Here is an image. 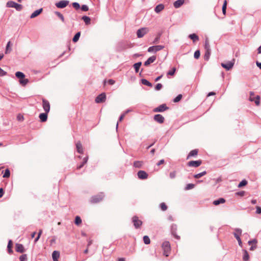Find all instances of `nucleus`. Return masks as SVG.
Segmentation results:
<instances>
[{
  "mask_svg": "<svg viewBox=\"0 0 261 261\" xmlns=\"http://www.w3.org/2000/svg\"><path fill=\"white\" fill-rule=\"evenodd\" d=\"M189 37L193 40V42H195L199 40L198 36L194 33L189 35Z\"/></svg>",
  "mask_w": 261,
  "mask_h": 261,
  "instance_id": "393cba45",
  "label": "nucleus"
},
{
  "mask_svg": "<svg viewBox=\"0 0 261 261\" xmlns=\"http://www.w3.org/2000/svg\"><path fill=\"white\" fill-rule=\"evenodd\" d=\"M198 154V150L197 149H193L191 150L189 153L187 159H188L191 156H195Z\"/></svg>",
  "mask_w": 261,
  "mask_h": 261,
  "instance_id": "b1692460",
  "label": "nucleus"
},
{
  "mask_svg": "<svg viewBox=\"0 0 261 261\" xmlns=\"http://www.w3.org/2000/svg\"><path fill=\"white\" fill-rule=\"evenodd\" d=\"M250 98H249V100L251 101H253L254 100V97H253V96H254V93L253 92H250Z\"/></svg>",
  "mask_w": 261,
  "mask_h": 261,
  "instance_id": "69168bd1",
  "label": "nucleus"
},
{
  "mask_svg": "<svg viewBox=\"0 0 261 261\" xmlns=\"http://www.w3.org/2000/svg\"><path fill=\"white\" fill-rule=\"evenodd\" d=\"M10 171L9 169H7L5 170V172L3 175V177H4V178L9 177L10 176Z\"/></svg>",
  "mask_w": 261,
  "mask_h": 261,
  "instance_id": "de8ad7c7",
  "label": "nucleus"
},
{
  "mask_svg": "<svg viewBox=\"0 0 261 261\" xmlns=\"http://www.w3.org/2000/svg\"><path fill=\"white\" fill-rule=\"evenodd\" d=\"M42 8L35 11L30 16L31 18H33L39 15L42 11Z\"/></svg>",
  "mask_w": 261,
  "mask_h": 261,
  "instance_id": "412c9836",
  "label": "nucleus"
},
{
  "mask_svg": "<svg viewBox=\"0 0 261 261\" xmlns=\"http://www.w3.org/2000/svg\"><path fill=\"white\" fill-rule=\"evenodd\" d=\"M195 187V185L193 184H188L186 185L185 190H189L193 189Z\"/></svg>",
  "mask_w": 261,
  "mask_h": 261,
  "instance_id": "4c0bfd02",
  "label": "nucleus"
},
{
  "mask_svg": "<svg viewBox=\"0 0 261 261\" xmlns=\"http://www.w3.org/2000/svg\"><path fill=\"white\" fill-rule=\"evenodd\" d=\"M142 165V162L141 161H135L134 162V166L137 168H140Z\"/></svg>",
  "mask_w": 261,
  "mask_h": 261,
  "instance_id": "a19ab883",
  "label": "nucleus"
},
{
  "mask_svg": "<svg viewBox=\"0 0 261 261\" xmlns=\"http://www.w3.org/2000/svg\"><path fill=\"white\" fill-rule=\"evenodd\" d=\"M154 120L156 122H157L160 124H162V123H164V122L165 121V118L162 115H161L160 114H156L154 116Z\"/></svg>",
  "mask_w": 261,
  "mask_h": 261,
  "instance_id": "2eb2a0df",
  "label": "nucleus"
},
{
  "mask_svg": "<svg viewBox=\"0 0 261 261\" xmlns=\"http://www.w3.org/2000/svg\"><path fill=\"white\" fill-rule=\"evenodd\" d=\"M200 55V52L199 50H197L195 51L194 57L195 59H197L199 58Z\"/></svg>",
  "mask_w": 261,
  "mask_h": 261,
  "instance_id": "864d4df0",
  "label": "nucleus"
},
{
  "mask_svg": "<svg viewBox=\"0 0 261 261\" xmlns=\"http://www.w3.org/2000/svg\"><path fill=\"white\" fill-rule=\"evenodd\" d=\"M11 45V42L8 41L7 44L6 48V50H5L6 54H9L11 51L12 49L10 47Z\"/></svg>",
  "mask_w": 261,
  "mask_h": 261,
  "instance_id": "cd10ccee",
  "label": "nucleus"
},
{
  "mask_svg": "<svg viewBox=\"0 0 261 261\" xmlns=\"http://www.w3.org/2000/svg\"><path fill=\"white\" fill-rule=\"evenodd\" d=\"M47 113H43L40 114L39 117L40 119V121L42 122H45L47 119Z\"/></svg>",
  "mask_w": 261,
  "mask_h": 261,
  "instance_id": "a211bd4d",
  "label": "nucleus"
},
{
  "mask_svg": "<svg viewBox=\"0 0 261 261\" xmlns=\"http://www.w3.org/2000/svg\"><path fill=\"white\" fill-rule=\"evenodd\" d=\"M226 6H227V2L226 0H225L224 4L222 6V12L224 15H225L226 14Z\"/></svg>",
  "mask_w": 261,
  "mask_h": 261,
  "instance_id": "c03bdc74",
  "label": "nucleus"
},
{
  "mask_svg": "<svg viewBox=\"0 0 261 261\" xmlns=\"http://www.w3.org/2000/svg\"><path fill=\"white\" fill-rule=\"evenodd\" d=\"M149 32V29L147 28H141L137 30V36L138 38H142Z\"/></svg>",
  "mask_w": 261,
  "mask_h": 261,
  "instance_id": "20e7f679",
  "label": "nucleus"
},
{
  "mask_svg": "<svg viewBox=\"0 0 261 261\" xmlns=\"http://www.w3.org/2000/svg\"><path fill=\"white\" fill-rule=\"evenodd\" d=\"M106 99V95L105 93H102L98 95L95 98V101L97 103L103 102Z\"/></svg>",
  "mask_w": 261,
  "mask_h": 261,
  "instance_id": "6e6552de",
  "label": "nucleus"
},
{
  "mask_svg": "<svg viewBox=\"0 0 261 261\" xmlns=\"http://www.w3.org/2000/svg\"><path fill=\"white\" fill-rule=\"evenodd\" d=\"M204 49L207 50H211L209 42L207 39L205 41Z\"/></svg>",
  "mask_w": 261,
  "mask_h": 261,
  "instance_id": "37998d69",
  "label": "nucleus"
},
{
  "mask_svg": "<svg viewBox=\"0 0 261 261\" xmlns=\"http://www.w3.org/2000/svg\"><path fill=\"white\" fill-rule=\"evenodd\" d=\"M202 164V161L197 160V161H191L188 163V166L189 167H198L201 165Z\"/></svg>",
  "mask_w": 261,
  "mask_h": 261,
  "instance_id": "f8f14e48",
  "label": "nucleus"
},
{
  "mask_svg": "<svg viewBox=\"0 0 261 261\" xmlns=\"http://www.w3.org/2000/svg\"><path fill=\"white\" fill-rule=\"evenodd\" d=\"M175 70L176 68L175 67L173 68L171 70H170L167 72V75H173L175 73Z\"/></svg>",
  "mask_w": 261,
  "mask_h": 261,
  "instance_id": "8fccbe9b",
  "label": "nucleus"
},
{
  "mask_svg": "<svg viewBox=\"0 0 261 261\" xmlns=\"http://www.w3.org/2000/svg\"><path fill=\"white\" fill-rule=\"evenodd\" d=\"M15 76L17 78L20 79L21 80V79H23L25 75L22 72L17 71L15 73Z\"/></svg>",
  "mask_w": 261,
  "mask_h": 261,
  "instance_id": "473e14b6",
  "label": "nucleus"
},
{
  "mask_svg": "<svg viewBox=\"0 0 261 261\" xmlns=\"http://www.w3.org/2000/svg\"><path fill=\"white\" fill-rule=\"evenodd\" d=\"M7 247H8V252L9 253L13 252V250H12V242L11 240L9 241Z\"/></svg>",
  "mask_w": 261,
  "mask_h": 261,
  "instance_id": "e433bc0d",
  "label": "nucleus"
},
{
  "mask_svg": "<svg viewBox=\"0 0 261 261\" xmlns=\"http://www.w3.org/2000/svg\"><path fill=\"white\" fill-rule=\"evenodd\" d=\"M28 82V79H21L19 80V83L22 85H25Z\"/></svg>",
  "mask_w": 261,
  "mask_h": 261,
  "instance_id": "6e6d98bb",
  "label": "nucleus"
},
{
  "mask_svg": "<svg viewBox=\"0 0 261 261\" xmlns=\"http://www.w3.org/2000/svg\"><path fill=\"white\" fill-rule=\"evenodd\" d=\"M165 163V161L164 160L162 159V160H161L156 165L158 166H160L162 164H163L164 163Z\"/></svg>",
  "mask_w": 261,
  "mask_h": 261,
  "instance_id": "774afa93",
  "label": "nucleus"
},
{
  "mask_svg": "<svg viewBox=\"0 0 261 261\" xmlns=\"http://www.w3.org/2000/svg\"><path fill=\"white\" fill-rule=\"evenodd\" d=\"M260 97L259 95H257L255 97H254V100L253 101H254L255 104L257 106H258L259 105L260 101Z\"/></svg>",
  "mask_w": 261,
  "mask_h": 261,
  "instance_id": "a18cd8bd",
  "label": "nucleus"
},
{
  "mask_svg": "<svg viewBox=\"0 0 261 261\" xmlns=\"http://www.w3.org/2000/svg\"><path fill=\"white\" fill-rule=\"evenodd\" d=\"M141 65H142V62H139L138 63H136L134 64V68L135 69V72L136 73L138 72L139 68H140Z\"/></svg>",
  "mask_w": 261,
  "mask_h": 261,
  "instance_id": "c756f323",
  "label": "nucleus"
},
{
  "mask_svg": "<svg viewBox=\"0 0 261 261\" xmlns=\"http://www.w3.org/2000/svg\"><path fill=\"white\" fill-rule=\"evenodd\" d=\"M104 196V194L103 193H100L96 195L92 196L91 198L90 202L92 203L99 202L103 199Z\"/></svg>",
  "mask_w": 261,
  "mask_h": 261,
  "instance_id": "f03ea898",
  "label": "nucleus"
},
{
  "mask_svg": "<svg viewBox=\"0 0 261 261\" xmlns=\"http://www.w3.org/2000/svg\"><path fill=\"white\" fill-rule=\"evenodd\" d=\"M156 58L155 56H152L151 57H150L145 62H144V65L146 66H148L151 63L154 62Z\"/></svg>",
  "mask_w": 261,
  "mask_h": 261,
  "instance_id": "dca6fc26",
  "label": "nucleus"
},
{
  "mask_svg": "<svg viewBox=\"0 0 261 261\" xmlns=\"http://www.w3.org/2000/svg\"><path fill=\"white\" fill-rule=\"evenodd\" d=\"M88 159V156L85 157L83 159V162L80 165H79L77 166V168L79 169L82 168L84 166V165L87 162Z\"/></svg>",
  "mask_w": 261,
  "mask_h": 261,
  "instance_id": "2f4dec72",
  "label": "nucleus"
},
{
  "mask_svg": "<svg viewBox=\"0 0 261 261\" xmlns=\"http://www.w3.org/2000/svg\"><path fill=\"white\" fill-rule=\"evenodd\" d=\"M76 147L77 151L80 153H83V149L82 144L79 142L76 144Z\"/></svg>",
  "mask_w": 261,
  "mask_h": 261,
  "instance_id": "a878e982",
  "label": "nucleus"
},
{
  "mask_svg": "<svg viewBox=\"0 0 261 261\" xmlns=\"http://www.w3.org/2000/svg\"><path fill=\"white\" fill-rule=\"evenodd\" d=\"M69 4V1L66 0L61 1L58 3H56L55 5L59 8H64Z\"/></svg>",
  "mask_w": 261,
  "mask_h": 261,
  "instance_id": "ddd939ff",
  "label": "nucleus"
},
{
  "mask_svg": "<svg viewBox=\"0 0 261 261\" xmlns=\"http://www.w3.org/2000/svg\"><path fill=\"white\" fill-rule=\"evenodd\" d=\"M164 9V6L163 4H159L157 5L155 8H154V11L156 13H160L161 11H162Z\"/></svg>",
  "mask_w": 261,
  "mask_h": 261,
  "instance_id": "5701e85b",
  "label": "nucleus"
},
{
  "mask_svg": "<svg viewBox=\"0 0 261 261\" xmlns=\"http://www.w3.org/2000/svg\"><path fill=\"white\" fill-rule=\"evenodd\" d=\"M80 35H81V33L80 32H77L75 35L73 37V39H72V41L73 42H77L79 39V38L80 37Z\"/></svg>",
  "mask_w": 261,
  "mask_h": 261,
  "instance_id": "c9c22d12",
  "label": "nucleus"
},
{
  "mask_svg": "<svg viewBox=\"0 0 261 261\" xmlns=\"http://www.w3.org/2000/svg\"><path fill=\"white\" fill-rule=\"evenodd\" d=\"M82 221L81 218L78 216H76L75 218V224L77 225H79L82 223Z\"/></svg>",
  "mask_w": 261,
  "mask_h": 261,
  "instance_id": "ea45409f",
  "label": "nucleus"
},
{
  "mask_svg": "<svg viewBox=\"0 0 261 261\" xmlns=\"http://www.w3.org/2000/svg\"><path fill=\"white\" fill-rule=\"evenodd\" d=\"M137 175L139 178L141 179H145L148 177V174L143 170H140L137 173Z\"/></svg>",
  "mask_w": 261,
  "mask_h": 261,
  "instance_id": "4468645a",
  "label": "nucleus"
},
{
  "mask_svg": "<svg viewBox=\"0 0 261 261\" xmlns=\"http://www.w3.org/2000/svg\"><path fill=\"white\" fill-rule=\"evenodd\" d=\"M176 172L175 171H174L170 173L169 177L171 179H173L176 177Z\"/></svg>",
  "mask_w": 261,
  "mask_h": 261,
  "instance_id": "5fc2aeb1",
  "label": "nucleus"
},
{
  "mask_svg": "<svg viewBox=\"0 0 261 261\" xmlns=\"http://www.w3.org/2000/svg\"><path fill=\"white\" fill-rule=\"evenodd\" d=\"M162 248L164 250V255L166 256H168L171 250L170 244L169 242L168 241L163 242L162 244Z\"/></svg>",
  "mask_w": 261,
  "mask_h": 261,
  "instance_id": "7ed1b4c3",
  "label": "nucleus"
},
{
  "mask_svg": "<svg viewBox=\"0 0 261 261\" xmlns=\"http://www.w3.org/2000/svg\"><path fill=\"white\" fill-rule=\"evenodd\" d=\"M72 6L74 8H75L76 10H78L80 8V4L77 2H74L72 4Z\"/></svg>",
  "mask_w": 261,
  "mask_h": 261,
  "instance_id": "603ef678",
  "label": "nucleus"
},
{
  "mask_svg": "<svg viewBox=\"0 0 261 261\" xmlns=\"http://www.w3.org/2000/svg\"><path fill=\"white\" fill-rule=\"evenodd\" d=\"M7 74V72L3 69L0 68V76H4Z\"/></svg>",
  "mask_w": 261,
  "mask_h": 261,
  "instance_id": "e2e57ef3",
  "label": "nucleus"
},
{
  "mask_svg": "<svg viewBox=\"0 0 261 261\" xmlns=\"http://www.w3.org/2000/svg\"><path fill=\"white\" fill-rule=\"evenodd\" d=\"M15 250L16 251L20 253H23L25 251L23 245L18 243L16 244Z\"/></svg>",
  "mask_w": 261,
  "mask_h": 261,
  "instance_id": "f3484780",
  "label": "nucleus"
},
{
  "mask_svg": "<svg viewBox=\"0 0 261 261\" xmlns=\"http://www.w3.org/2000/svg\"><path fill=\"white\" fill-rule=\"evenodd\" d=\"M141 83L143 85L147 86L148 87H151L152 86V84L150 82H149L148 80H147L146 79H142L141 80Z\"/></svg>",
  "mask_w": 261,
  "mask_h": 261,
  "instance_id": "7c9ffc66",
  "label": "nucleus"
},
{
  "mask_svg": "<svg viewBox=\"0 0 261 261\" xmlns=\"http://www.w3.org/2000/svg\"><path fill=\"white\" fill-rule=\"evenodd\" d=\"M163 87V85L161 83H158L155 87V89L157 91L160 90Z\"/></svg>",
  "mask_w": 261,
  "mask_h": 261,
  "instance_id": "13d9d810",
  "label": "nucleus"
},
{
  "mask_svg": "<svg viewBox=\"0 0 261 261\" xmlns=\"http://www.w3.org/2000/svg\"><path fill=\"white\" fill-rule=\"evenodd\" d=\"M234 64V60H233L232 61L227 62L225 63H221V66L226 70H229L233 67Z\"/></svg>",
  "mask_w": 261,
  "mask_h": 261,
  "instance_id": "0eeeda50",
  "label": "nucleus"
},
{
  "mask_svg": "<svg viewBox=\"0 0 261 261\" xmlns=\"http://www.w3.org/2000/svg\"><path fill=\"white\" fill-rule=\"evenodd\" d=\"M56 14L61 19L62 22H64V18L62 14L60 12H56Z\"/></svg>",
  "mask_w": 261,
  "mask_h": 261,
  "instance_id": "3c124183",
  "label": "nucleus"
},
{
  "mask_svg": "<svg viewBox=\"0 0 261 261\" xmlns=\"http://www.w3.org/2000/svg\"><path fill=\"white\" fill-rule=\"evenodd\" d=\"M242 232V231L240 228H236L235 232L233 233V235L236 239L237 240L239 245L240 246H242V244L241 238L240 237V236Z\"/></svg>",
  "mask_w": 261,
  "mask_h": 261,
  "instance_id": "39448f33",
  "label": "nucleus"
},
{
  "mask_svg": "<svg viewBox=\"0 0 261 261\" xmlns=\"http://www.w3.org/2000/svg\"><path fill=\"white\" fill-rule=\"evenodd\" d=\"M143 241L144 243L146 245L149 244L150 243V239L147 236H144Z\"/></svg>",
  "mask_w": 261,
  "mask_h": 261,
  "instance_id": "58836bf2",
  "label": "nucleus"
},
{
  "mask_svg": "<svg viewBox=\"0 0 261 261\" xmlns=\"http://www.w3.org/2000/svg\"><path fill=\"white\" fill-rule=\"evenodd\" d=\"M164 48L163 45H155L149 47L148 48V51L149 53H156L160 51Z\"/></svg>",
  "mask_w": 261,
  "mask_h": 261,
  "instance_id": "423d86ee",
  "label": "nucleus"
},
{
  "mask_svg": "<svg viewBox=\"0 0 261 261\" xmlns=\"http://www.w3.org/2000/svg\"><path fill=\"white\" fill-rule=\"evenodd\" d=\"M160 207L161 209L163 211H165L167 210V206L164 202L161 203L160 204Z\"/></svg>",
  "mask_w": 261,
  "mask_h": 261,
  "instance_id": "49530a36",
  "label": "nucleus"
},
{
  "mask_svg": "<svg viewBox=\"0 0 261 261\" xmlns=\"http://www.w3.org/2000/svg\"><path fill=\"white\" fill-rule=\"evenodd\" d=\"M60 256V252L58 251H54L52 253L53 261H58V258Z\"/></svg>",
  "mask_w": 261,
  "mask_h": 261,
  "instance_id": "aec40b11",
  "label": "nucleus"
},
{
  "mask_svg": "<svg viewBox=\"0 0 261 261\" xmlns=\"http://www.w3.org/2000/svg\"><path fill=\"white\" fill-rule=\"evenodd\" d=\"M211 54V50H205V54L204 56V59L206 61H208L210 59V55Z\"/></svg>",
  "mask_w": 261,
  "mask_h": 261,
  "instance_id": "bb28decb",
  "label": "nucleus"
},
{
  "mask_svg": "<svg viewBox=\"0 0 261 261\" xmlns=\"http://www.w3.org/2000/svg\"><path fill=\"white\" fill-rule=\"evenodd\" d=\"M6 7L8 8H14L18 11H21L23 8V6L21 5L12 1H8L6 4Z\"/></svg>",
  "mask_w": 261,
  "mask_h": 261,
  "instance_id": "f257e3e1",
  "label": "nucleus"
},
{
  "mask_svg": "<svg viewBox=\"0 0 261 261\" xmlns=\"http://www.w3.org/2000/svg\"><path fill=\"white\" fill-rule=\"evenodd\" d=\"M206 174V172L205 171H204L202 172H200L199 173L196 174L194 175V177L195 178H199L202 176L205 175Z\"/></svg>",
  "mask_w": 261,
  "mask_h": 261,
  "instance_id": "72a5a7b5",
  "label": "nucleus"
},
{
  "mask_svg": "<svg viewBox=\"0 0 261 261\" xmlns=\"http://www.w3.org/2000/svg\"><path fill=\"white\" fill-rule=\"evenodd\" d=\"M42 107L45 112L48 113L49 112L50 104L48 100L45 99H42Z\"/></svg>",
  "mask_w": 261,
  "mask_h": 261,
  "instance_id": "9d476101",
  "label": "nucleus"
},
{
  "mask_svg": "<svg viewBox=\"0 0 261 261\" xmlns=\"http://www.w3.org/2000/svg\"><path fill=\"white\" fill-rule=\"evenodd\" d=\"M81 9L83 11H87L89 10V7L86 5H83L81 7Z\"/></svg>",
  "mask_w": 261,
  "mask_h": 261,
  "instance_id": "052dcab7",
  "label": "nucleus"
},
{
  "mask_svg": "<svg viewBox=\"0 0 261 261\" xmlns=\"http://www.w3.org/2000/svg\"><path fill=\"white\" fill-rule=\"evenodd\" d=\"M132 222L136 228H139L142 224V221L139 220L138 217L136 216L132 218Z\"/></svg>",
  "mask_w": 261,
  "mask_h": 261,
  "instance_id": "1a4fd4ad",
  "label": "nucleus"
},
{
  "mask_svg": "<svg viewBox=\"0 0 261 261\" xmlns=\"http://www.w3.org/2000/svg\"><path fill=\"white\" fill-rule=\"evenodd\" d=\"M124 116H125V114H122L120 115V116L119 118V120L117 123L116 128H117V127H118V125L119 122L121 121L122 120V119L124 118Z\"/></svg>",
  "mask_w": 261,
  "mask_h": 261,
  "instance_id": "bf43d9fd",
  "label": "nucleus"
},
{
  "mask_svg": "<svg viewBox=\"0 0 261 261\" xmlns=\"http://www.w3.org/2000/svg\"><path fill=\"white\" fill-rule=\"evenodd\" d=\"M181 97H182V95L181 94H179L174 99V102H178L181 99Z\"/></svg>",
  "mask_w": 261,
  "mask_h": 261,
  "instance_id": "4d7b16f0",
  "label": "nucleus"
},
{
  "mask_svg": "<svg viewBox=\"0 0 261 261\" xmlns=\"http://www.w3.org/2000/svg\"><path fill=\"white\" fill-rule=\"evenodd\" d=\"M169 109V108L167 107L166 104H162L160 105L159 107L155 108L153 111L154 112H162Z\"/></svg>",
  "mask_w": 261,
  "mask_h": 261,
  "instance_id": "9b49d317",
  "label": "nucleus"
},
{
  "mask_svg": "<svg viewBox=\"0 0 261 261\" xmlns=\"http://www.w3.org/2000/svg\"><path fill=\"white\" fill-rule=\"evenodd\" d=\"M82 19L84 21L86 24H89L90 23L91 19L88 16H84L82 17Z\"/></svg>",
  "mask_w": 261,
  "mask_h": 261,
  "instance_id": "f704fd0d",
  "label": "nucleus"
},
{
  "mask_svg": "<svg viewBox=\"0 0 261 261\" xmlns=\"http://www.w3.org/2000/svg\"><path fill=\"white\" fill-rule=\"evenodd\" d=\"M256 214H261V207H260L257 206L256 207Z\"/></svg>",
  "mask_w": 261,
  "mask_h": 261,
  "instance_id": "0e129e2a",
  "label": "nucleus"
},
{
  "mask_svg": "<svg viewBox=\"0 0 261 261\" xmlns=\"http://www.w3.org/2000/svg\"><path fill=\"white\" fill-rule=\"evenodd\" d=\"M185 0H177L173 3V6L175 8H178L184 3Z\"/></svg>",
  "mask_w": 261,
  "mask_h": 261,
  "instance_id": "6ab92c4d",
  "label": "nucleus"
},
{
  "mask_svg": "<svg viewBox=\"0 0 261 261\" xmlns=\"http://www.w3.org/2000/svg\"><path fill=\"white\" fill-rule=\"evenodd\" d=\"M247 184V181L246 179L242 180L239 184L238 187L241 188L246 186Z\"/></svg>",
  "mask_w": 261,
  "mask_h": 261,
  "instance_id": "79ce46f5",
  "label": "nucleus"
},
{
  "mask_svg": "<svg viewBox=\"0 0 261 261\" xmlns=\"http://www.w3.org/2000/svg\"><path fill=\"white\" fill-rule=\"evenodd\" d=\"M160 39V35H158L154 39L153 41V43L155 44L158 43L159 41V40Z\"/></svg>",
  "mask_w": 261,
  "mask_h": 261,
  "instance_id": "680f3d73",
  "label": "nucleus"
},
{
  "mask_svg": "<svg viewBox=\"0 0 261 261\" xmlns=\"http://www.w3.org/2000/svg\"><path fill=\"white\" fill-rule=\"evenodd\" d=\"M243 256V259L244 261H248L249 259V255L247 250H245Z\"/></svg>",
  "mask_w": 261,
  "mask_h": 261,
  "instance_id": "c85d7f7f",
  "label": "nucleus"
},
{
  "mask_svg": "<svg viewBox=\"0 0 261 261\" xmlns=\"http://www.w3.org/2000/svg\"><path fill=\"white\" fill-rule=\"evenodd\" d=\"M27 255L25 254H22L19 257L20 261H27Z\"/></svg>",
  "mask_w": 261,
  "mask_h": 261,
  "instance_id": "09e8293b",
  "label": "nucleus"
},
{
  "mask_svg": "<svg viewBox=\"0 0 261 261\" xmlns=\"http://www.w3.org/2000/svg\"><path fill=\"white\" fill-rule=\"evenodd\" d=\"M225 202V199L223 198H219L217 200H215L213 201V203L215 205H218L221 203H224Z\"/></svg>",
  "mask_w": 261,
  "mask_h": 261,
  "instance_id": "4be33fe9",
  "label": "nucleus"
},
{
  "mask_svg": "<svg viewBox=\"0 0 261 261\" xmlns=\"http://www.w3.org/2000/svg\"><path fill=\"white\" fill-rule=\"evenodd\" d=\"M17 119L18 120L22 121L23 120V116L19 114L17 116Z\"/></svg>",
  "mask_w": 261,
  "mask_h": 261,
  "instance_id": "338daca9",
  "label": "nucleus"
}]
</instances>
